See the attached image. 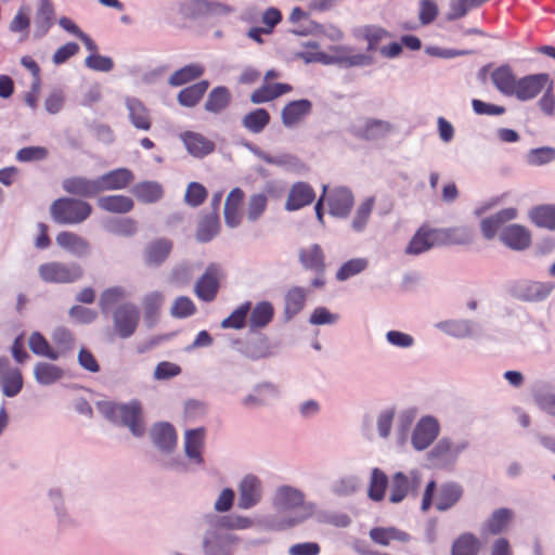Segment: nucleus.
<instances>
[{"label":"nucleus","mask_w":555,"mask_h":555,"mask_svg":"<svg viewBox=\"0 0 555 555\" xmlns=\"http://www.w3.org/2000/svg\"><path fill=\"white\" fill-rule=\"evenodd\" d=\"M65 192L82 197H92L100 193L98 180H90L81 177L68 178L63 181Z\"/></svg>","instance_id":"29"},{"label":"nucleus","mask_w":555,"mask_h":555,"mask_svg":"<svg viewBox=\"0 0 555 555\" xmlns=\"http://www.w3.org/2000/svg\"><path fill=\"white\" fill-rule=\"evenodd\" d=\"M390 130L391 125L388 121L371 119L366 122L364 129L362 130L361 137L366 140H372L386 134Z\"/></svg>","instance_id":"57"},{"label":"nucleus","mask_w":555,"mask_h":555,"mask_svg":"<svg viewBox=\"0 0 555 555\" xmlns=\"http://www.w3.org/2000/svg\"><path fill=\"white\" fill-rule=\"evenodd\" d=\"M464 495V488L462 485L449 481L442 483L436 494L435 507L439 512H446L455 506Z\"/></svg>","instance_id":"14"},{"label":"nucleus","mask_w":555,"mask_h":555,"mask_svg":"<svg viewBox=\"0 0 555 555\" xmlns=\"http://www.w3.org/2000/svg\"><path fill=\"white\" fill-rule=\"evenodd\" d=\"M359 36L367 41V52H373L378 48L379 42L388 37L389 34L382 27L364 26L359 29Z\"/></svg>","instance_id":"53"},{"label":"nucleus","mask_w":555,"mask_h":555,"mask_svg":"<svg viewBox=\"0 0 555 555\" xmlns=\"http://www.w3.org/2000/svg\"><path fill=\"white\" fill-rule=\"evenodd\" d=\"M308 292L304 287H291L285 295L284 314L291 320L298 314L305 307Z\"/></svg>","instance_id":"36"},{"label":"nucleus","mask_w":555,"mask_h":555,"mask_svg":"<svg viewBox=\"0 0 555 555\" xmlns=\"http://www.w3.org/2000/svg\"><path fill=\"white\" fill-rule=\"evenodd\" d=\"M204 72V66L198 63L185 65L169 77V85L175 87L185 85L199 78Z\"/></svg>","instance_id":"43"},{"label":"nucleus","mask_w":555,"mask_h":555,"mask_svg":"<svg viewBox=\"0 0 555 555\" xmlns=\"http://www.w3.org/2000/svg\"><path fill=\"white\" fill-rule=\"evenodd\" d=\"M315 198V192L313 188L307 182H296L292 185L286 203L285 209L288 211H295L301 209L313 203Z\"/></svg>","instance_id":"15"},{"label":"nucleus","mask_w":555,"mask_h":555,"mask_svg":"<svg viewBox=\"0 0 555 555\" xmlns=\"http://www.w3.org/2000/svg\"><path fill=\"white\" fill-rule=\"evenodd\" d=\"M133 173L128 168H118L96 178L99 191H113L127 188L133 181Z\"/></svg>","instance_id":"16"},{"label":"nucleus","mask_w":555,"mask_h":555,"mask_svg":"<svg viewBox=\"0 0 555 555\" xmlns=\"http://www.w3.org/2000/svg\"><path fill=\"white\" fill-rule=\"evenodd\" d=\"M196 312V306L190 297L180 296L176 298L170 308V314L177 319H184Z\"/></svg>","instance_id":"56"},{"label":"nucleus","mask_w":555,"mask_h":555,"mask_svg":"<svg viewBox=\"0 0 555 555\" xmlns=\"http://www.w3.org/2000/svg\"><path fill=\"white\" fill-rule=\"evenodd\" d=\"M208 87L209 82L207 80L198 81L194 85L183 88L178 93L177 100L182 106L193 107L203 99Z\"/></svg>","instance_id":"40"},{"label":"nucleus","mask_w":555,"mask_h":555,"mask_svg":"<svg viewBox=\"0 0 555 555\" xmlns=\"http://www.w3.org/2000/svg\"><path fill=\"white\" fill-rule=\"evenodd\" d=\"M151 435L154 444L163 451L170 452L177 446L176 429L168 423L155 425Z\"/></svg>","instance_id":"31"},{"label":"nucleus","mask_w":555,"mask_h":555,"mask_svg":"<svg viewBox=\"0 0 555 555\" xmlns=\"http://www.w3.org/2000/svg\"><path fill=\"white\" fill-rule=\"evenodd\" d=\"M38 274L49 284H70L83 276V270L78 263L49 261L38 267Z\"/></svg>","instance_id":"4"},{"label":"nucleus","mask_w":555,"mask_h":555,"mask_svg":"<svg viewBox=\"0 0 555 555\" xmlns=\"http://www.w3.org/2000/svg\"><path fill=\"white\" fill-rule=\"evenodd\" d=\"M387 485L388 478L386 474L378 468H374L369 487V498L376 502L382 501L385 496Z\"/></svg>","instance_id":"51"},{"label":"nucleus","mask_w":555,"mask_h":555,"mask_svg":"<svg viewBox=\"0 0 555 555\" xmlns=\"http://www.w3.org/2000/svg\"><path fill=\"white\" fill-rule=\"evenodd\" d=\"M338 65L344 67H358L367 66L372 64L373 59L365 53L354 52L353 49L348 47H337Z\"/></svg>","instance_id":"41"},{"label":"nucleus","mask_w":555,"mask_h":555,"mask_svg":"<svg viewBox=\"0 0 555 555\" xmlns=\"http://www.w3.org/2000/svg\"><path fill=\"white\" fill-rule=\"evenodd\" d=\"M172 249V242L168 238H158L152 242L145 249V261L149 264L158 266L164 262Z\"/></svg>","instance_id":"39"},{"label":"nucleus","mask_w":555,"mask_h":555,"mask_svg":"<svg viewBox=\"0 0 555 555\" xmlns=\"http://www.w3.org/2000/svg\"><path fill=\"white\" fill-rule=\"evenodd\" d=\"M56 244L72 255L81 258L90 253V243L75 232L62 231L55 237Z\"/></svg>","instance_id":"20"},{"label":"nucleus","mask_w":555,"mask_h":555,"mask_svg":"<svg viewBox=\"0 0 555 555\" xmlns=\"http://www.w3.org/2000/svg\"><path fill=\"white\" fill-rule=\"evenodd\" d=\"M513 518V512L508 508L494 511L482 526V534L496 535L505 531Z\"/></svg>","instance_id":"32"},{"label":"nucleus","mask_w":555,"mask_h":555,"mask_svg":"<svg viewBox=\"0 0 555 555\" xmlns=\"http://www.w3.org/2000/svg\"><path fill=\"white\" fill-rule=\"evenodd\" d=\"M367 267V260L364 258H354L346 261L336 272L338 281H346L349 278L361 273Z\"/></svg>","instance_id":"55"},{"label":"nucleus","mask_w":555,"mask_h":555,"mask_svg":"<svg viewBox=\"0 0 555 555\" xmlns=\"http://www.w3.org/2000/svg\"><path fill=\"white\" fill-rule=\"evenodd\" d=\"M48 156V150L43 146H27L16 153V159L22 163L42 160Z\"/></svg>","instance_id":"63"},{"label":"nucleus","mask_w":555,"mask_h":555,"mask_svg":"<svg viewBox=\"0 0 555 555\" xmlns=\"http://www.w3.org/2000/svg\"><path fill=\"white\" fill-rule=\"evenodd\" d=\"M244 196V192L240 188H234L225 198L224 220L227 225L230 228H235L241 222V207Z\"/></svg>","instance_id":"26"},{"label":"nucleus","mask_w":555,"mask_h":555,"mask_svg":"<svg viewBox=\"0 0 555 555\" xmlns=\"http://www.w3.org/2000/svg\"><path fill=\"white\" fill-rule=\"evenodd\" d=\"M102 413L113 422H120L129 427L134 436H142L145 431L142 421V408L138 401H131L128 404H116L104 402L100 404Z\"/></svg>","instance_id":"2"},{"label":"nucleus","mask_w":555,"mask_h":555,"mask_svg":"<svg viewBox=\"0 0 555 555\" xmlns=\"http://www.w3.org/2000/svg\"><path fill=\"white\" fill-rule=\"evenodd\" d=\"M517 217V209L513 207L504 208L496 214L481 220L480 229L483 237L492 240L502 224L514 220Z\"/></svg>","instance_id":"22"},{"label":"nucleus","mask_w":555,"mask_h":555,"mask_svg":"<svg viewBox=\"0 0 555 555\" xmlns=\"http://www.w3.org/2000/svg\"><path fill=\"white\" fill-rule=\"evenodd\" d=\"M530 221L538 228L555 230V205H538L529 211Z\"/></svg>","instance_id":"35"},{"label":"nucleus","mask_w":555,"mask_h":555,"mask_svg":"<svg viewBox=\"0 0 555 555\" xmlns=\"http://www.w3.org/2000/svg\"><path fill=\"white\" fill-rule=\"evenodd\" d=\"M206 430L203 427L190 429L184 437V451L186 456L196 464L204 462L202 452L204 449Z\"/></svg>","instance_id":"24"},{"label":"nucleus","mask_w":555,"mask_h":555,"mask_svg":"<svg viewBox=\"0 0 555 555\" xmlns=\"http://www.w3.org/2000/svg\"><path fill=\"white\" fill-rule=\"evenodd\" d=\"M275 505L283 511H301L293 518H285L281 520L279 522V527L282 529L293 527L304 521L310 515L309 511L305 507L304 494L292 487L284 486L278 489L275 494Z\"/></svg>","instance_id":"3"},{"label":"nucleus","mask_w":555,"mask_h":555,"mask_svg":"<svg viewBox=\"0 0 555 555\" xmlns=\"http://www.w3.org/2000/svg\"><path fill=\"white\" fill-rule=\"evenodd\" d=\"M440 245H464L472 241L473 233L469 229L460 227L451 229H439Z\"/></svg>","instance_id":"46"},{"label":"nucleus","mask_w":555,"mask_h":555,"mask_svg":"<svg viewBox=\"0 0 555 555\" xmlns=\"http://www.w3.org/2000/svg\"><path fill=\"white\" fill-rule=\"evenodd\" d=\"M34 376L40 385H52L64 376V370L50 362H38L34 366Z\"/></svg>","instance_id":"34"},{"label":"nucleus","mask_w":555,"mask_h":555,"mask_svg":"<svg viewBox=\"0 0 555 555\" xmlns=\"http://www.w3.org/2000/svg\"><path fill=\"white\" fill-rule=\"evenodd\" d=\"M28 345L36 356L46 357L50 360H57L60 358V352L51 347L47 338L39 332L31 333Z\"/></svg>","instance_id":"48"},{"label":"nucleus","mask_w":555,"mask_h":555,"mask_svg":"<svg viewBox=\"0 0 555 555\" xmlns=\"http://www.w3.org/2000/svg\"><path fill=\"white\" fill-rule=\"evenodd\" d=\"M222 276L221 268L217 263L208 264L194 285L196 297L205 302L214 301L218 295Z\"/></svg>","instance_id":"6"},{"label":"nucleus","mask_w":555,"mask_h":555,"mask_svg":"<svg viewBox=\"0 0 555 555\" xmlns=\"http://www.w3.org/2000/svg\"><path fill=\"white\" fill-rule=\"evenodd\" d=\"M100 208L111 212L125 214L133 208V202L125 195H108L99 198Z\"/></svg>","instance_id":"44"},{"label":"nucleus","mask_w":555,"mask_h":555,"mask_svg":"<svg viewBox=\"0 0 555 555\" xmlns=\"http://www.w3.org/2000/svg\"><path fill=\"white\" fill-rule=\"evenodd\" d=\"M23 375L18 367L12 366L9 359L0 358V388L4 396L15 397L23 388Z\"/></svg>","instance_id":"8"},{"label":"nucleus","mask_w":555,"mask_h":555,"mask_svg":"<svg viewBox=\"0 0 555 555\" xmlns=\"http://www.w3.org/2000/svg\"><path fill=\"white\" fill-rule=\"evenodd\" d=\"M421 485V477L416 472L410 476L399 472L392 476L389 500L391 503H400L409 493H415Z\"/></svg>","instance_id":"9"},{"label":"nucleus","mask_w":555,"mask_h":555,"mask_svg":"<svg viewBox=\"0 0 555 555\" xmlns=\"http://www.w3.org/2000/svg\"><path fill=\"white\" fill-rule=\"evenodd\" d=\"M555 159V150L552 147H539L528 154V163L533 166L548 164Z\"/></svg>","instance_id":"64"},{"label":"nucleus","mask_w":555,"mask_h":555,"mask_svg":"<svg viewBox=\"0 0 555 555\" xmlns=\"http://www.w3.org/2000/svg\"><path fill=\"white\" fill-rule=\"evenodd\" d=\"M268 198L264 194H254L250 196L247 207V217L250 221L257 220L266 210Z\"/></svg>","instance_id":"61"},{"label":"nucleus","mask_w":555,"mask_h":555,"mask_svg":"<svg viewBox=\"0 0 555 555\" xmlns=\"http://www.w3.org/2000/svg\"><path fill=\"white\" fill-rule=\"evenodd\" d=\"M270 114L264 108H256L246 114L242 125L251 133H260L270 122Z\"/></svg>","instance_id":"45"},{"label":"nucleus","mask_w":555,"mask_h":555,"mask_svg":"<svg viewBox=\"0 0 555 555\" xmlns=\"http://www.w3.org/2000/svg\"><path fill=\"white\" fill-rule=\"evenodd\" d=\"M125 104L131 125L138 130L149 131L152 128V116L142 101L137 98H127Z\"/></svg>","instance_id":"17"},{"label":"nucleus","mask_w":555,"mask_h":555,"mask_svg":"<svg viewBox=\"0 0 555 555\" xmlns=\"http://www.w3.org/2000/svg\"><path fill=\"white\" fill-rule=\"evenodd\" d=\"M54 22V9L51 2H42L35 17L36 35L44 36Z\"/></svg>","instance_id":"50"},{"label":"nucleus","mask_w":555,"mask_h":555,"mask_svg":"<svg viewBox=\"0 0 555 555\" xmlns=\"http://www.w3.org/2000/svg\"><path fill=\"white\" fill-rule=\"evenodd\" d=\"M481 542L472 532L460 534L453 542L451 555H479Z\"/></svg>","instance_id":"37"},{"label":"nucleus","mask_w":555,"mask_h":555,"mask_svg":"<svg viewBox=\"0 0 555 555\" xmlns=\"http://www.w3.org/2000/svg\"><path fill=\"white\" fill-rule=\"evenodd\" d=\"M85 65L92 70L107 73L113 69L114 62L108 56L90 53L85 60Z\"/></svg>","instance_id":"62"},{"label":"nucleus","mask_w":555,"mask_h":555,"mask_svg":"<svg viewBox=\"0 0 555 555\" xmlns=\"http://www.w3.org/2000/svg\"><path fill=\"white\" fill-rule=\"evenodd\" d=\"M491 80L502 94L512 96L517 78L508 65L495 68L491 74Z\"/></svg>","instance_id":"33"},{"label":"nucleus","mask_w":555,"mask_h":555,"mask_svg":"<svg viewBox=\"0 0 555 555\" xmlns=\"http://www.w3.org/2000/svg\"><path fill=\"white\" fill-rule=\"evenodd\" d=\"M135 198L143 203H155L163 196V188L159 183L144 181L135 184L132 189Z\"/></svg>","instance_id":"42"},{"label":"nucleus","mask_w":555,"mask_h":555,"mask_svg":"<svg viewBox=\"0 0 555 555\" xmlns=\"http://www.w3.org/2000/svg\"><path fill=\"white\" fill-rule=\"evenodd\" d=\"M220 231V219L217 211L204 216L196 229V240L201 243L211 241Z\"/></svg>","instance_id":"38"},{"label":"nucleus","mask_w":555,"mask_h":555,"mask_svg":"<svg viewBox=\"0 0 555 555\" xmlns=\"http://www.w3.org/2000/svg\"><path fill=\"white\" fill-rule=\"evenodd\" d=\"M501 241L509 248L524 250L531 244L530 231L520 224H511L500 234Z\"/></svg>","instance_id":"18"},{"label":"nucleus","mask_w":555,"mask_h":555,"mask_svg":"<svg viewBox=\"0 0 555 555\" xmlns=\"http://www.w3.org/2000/svg\"><path fill=\"white\" fill-rule=\"evenodd\" d=\"M299 260L305 269L322 275L325 271V255L319 244L299 250Z\"/></svg>","instance_id":"25"},{"label":"nucleus","mask_w":555,"mask_h":555,"mask_svg":"<svg viewBox=\"0 0 555 555\" xmlns=\"http://www.w3.org/2000/svg\"><path fill=\"white\" fill-rule=\"evenodd\" d=\"M231 94L225 87L214 88L205 102V109L210 113H220L230 104Z\"/></svg>","instance_id":"47"},{"label":"nucleus","mask_w":555,"mask_h":555,"mask_svg":"<svg viewBox=\"0 0 555 555\" xmlns=\"http://www.w3.org/2000/svg\"><path fill=\"white\" fill-rule=\"evenodd\" d=\"M548 82L547 74H534L517 79L512 96L529 101L540 94Z\"/></svg>","instance_id":"10"},{"label":"nucleus","mask_w":555,"mask_h":555,"mask_svg":"<svg viewBox=\"0 0 555 555\" xmlns=\"http://www.w3.org/2000/svg\"><path fill=\"white\" fill-rule=\"evenodd\" d=\"M207 197V190L198 182H191L185 192V202L193 207L202 205Z\"/></svg>","instance_id":"60"},{"label":"nucleus","mask_w":555,"mask_h":555,"mask_svg":"<svg viewBox=\"0 0 555 555\" xmlns=\"http://www.w3.org/2000/svg\"><path fill=\"white\" fill-rule=\"evenodd\" d=\"M238 503L237 506L247 509L256 505L261 496V485L257 477L246 476L238 487Z\"/></svg>","instance_id":"19"},{"label":"nucleus","mask_w":555,"mask_h":555,"mask_svg":"<svg viewBox=\"0 0 555 555\" xmlns=\"http://www.w3.org/2000/svg\"><path fill=\"white\" fill-rule=\"evenodd\" d=\"M439 235V229H431L428 225L421 227L406 246V254L420 255L440 245Z\"/></svg>","instance_id":"11"},{"label":"nucleus","mask_w":555,"mask_h":555,"mask_svg":"<svg viewBox=\"0 0 555 555\" xmlns=\"http://www.w3.org/2000/svg\"><path fill=\"white\" fill-rule=\"evenodd\" d=\"M375 205V197L370 196L362 201L356 209L351 227L356 232H362L366 228Z\"/></svg>","instance_id":"49"},{"label":"nucleus","mask_w":555,"mask_h":555,"mask_svg":"<svg viewBox=\"0 0 555 555\" xmlns=\"http://www.w3.org/2000/svg\"><path fill=\"white\" fill-rule=\"evenodd\" d=\"M140 319V310L135 305L130 302L119 305L112 313L113 335L121 339L131 337L139 326Z\"/></svg>","instance_id":"5"},{"label":"nucleus","mask_w":555,"mask_h":555,"mask_svg":"<svg viewBox=\"0 0 555 555\" xmlns=\"http://www.w3.org/2000/svg\"><path fill=\"white\" fill-rule=\"evenodd\" d=\"M180 139L183 142L186 151L193 157L203 158L215 151V142L206 138L204 134L185 131L180 134Z\"/></svg>","instance_id":"13"},{"label":"nucleus","mask_w":555,"mask_h":555,"mask_svg":"<svg viewBox=\"0 0 555 555\" xmlns=\"http://www.w3.org/2000/svg\"><path fill=\"white\" fill-rule=\"evenodd\" d=\"M274 307L270 301L262 300L254 307L250 306L248 326L250 331L262 330L267 327L274 318Z\"/></svg>","instance_id":"23"},{"label":"nucleus","mask_w":555,"mask_h":555,"mask_svg":"<svg viewBox=\"0 0 555 555\" xmlns=\"http://www.w3.org/2000/svg\"><path fill=\"white\" fill-rule=\"evenodd\" d=\"M553 287L550 283L528 281L518 286L517 295L525 301H540L551 294Z\"/></svg>","instance_id":"30"},{"label":"nucleus","mask_w":555,"mask_h":555,"mask_svg":"<svg viewBox=\"0 0 555 555\" xmlns=\"http://www.w3.org/2000/svg\"><path fill=\"white\" fill-rule=\"evenodd\" d=\"M92 214V206L74 197H61L50 206V215L57 224L75 225L86 221Z\"/></svg>","instance_id":"1"},{"label":"nucleus","mask_w":555,"mask_h":555,"mask_svg":"<svg viewBox=\"0 0 555 555\" xmlns=\"http://www.w3.org/2000/svg\"><path fill=\"white\" fill-rule=\"evenodd\" d=\"M292 90L293 87L288 83L266 82L250 94V101L254 104L267 103L291 92Z\"/></svg>","instance_id":"28"},{"label":"nucleus","mask_w":555,"mask_h":555,"mask_svg":"<svg viewBox=\"0 0 555 555\" xmlns=\"http://www.w3.org/2000/svg\"><path fill=\"white\" fill-rule=\"evenodd\" d=\"M251 519L238 515L223 516L217 520V526L224 529L242 530L251 527Z\"/></svg>","instance_id":"59"},{"label":"nucleus","mask_w":555,"mask_h":555,"mask_svg":"<svg viewBox=\"0 0 555 555\" xmlns=\"http://www.w3.org/2000/svg\"><path fill=\"white\" fill-rule=\"evenodd\" d=\"M312 111V103L309 100L301 99L287 103L281 113L282 122L285 127L298 125Z\"/></svg>","instance_id":"21"},{"label":"nucleus","mask_w":555,"mask_h":555,"mask_svg":"<svg viewBox=\"0 0 555 555\" xmlns=\"http://www.w3.org/2000/svg\"><path fill=\"white\" fill-rule=\"evenodd\" d=\"M369 535L374 543L382 546H388L392 541L408 543L411 540L408 532L396 527H374Z\"/></svg>","instance_id":"27"},{"label":"nucleus","mask_w":555,"mask_h":555,"mask_svg":"<svg viewBox=\"0 0 555 555\" xmlns=\"http://www.w3.org/2000/svg\"><path fill=\"white\" fill-rule=\"evenodd\" d=\"M126 296V292L120 286H114L105 289L100 297L99 306L102 312H105L113 305L119 302Z\"/></svg>","instance_id":"58"},{"label":"nucleus","mask_w":555,"mask_h":555,"mask_svg":"<svg viewBox=\"0 0 555 555\" xmlns=\"http://www.w3.org/2000/svg\"><path fill=\"white\" fill-rule=\"evenodd\" d=\"M250 311V301H245L238 306L228 318L221 322L223 328L241 330L246 325L247 315Z\"/></svg>","instance_id":"52"},{"label":"nucleus","mask_w":555,"mask_h":555,"mask_svg":"<svg viewBox=\"0 0 555 555\" xmlns=\"http://www.w3.org/2000/svg\"><path fill=\"white\" fill-rule=\"evenodd\" d=\"M326 204L333 217L347 218L353 207L352 192L345 186H337L326 192Z\"/></svg>","instance_id":"7"},{"label":"nucleus","mask_w":555,"mask_h":555,"mask_svg":"<svg viewBox=\"0 0 555 555\" xmlns=\"http://www.w3.org/2000/svg\"><path fill=\"white\" fill-rule=\"evenodd\" d=\"M439 434V424L433 417H423L416 425L412 443L417 450H425L428 448Z\"/></svg>","instance_id":"12"},{"label":"nucleus","mask_w":555,"mask_h":555,"mask_svg":"<svg viewBox=\"0 0 555 555\" xmlns=\"http://www.w3.org/2000/svg\"><path fill=\"white\" fill-rule=\"evenodd\" d=\"M52 341L55 350L60 352V357L70 350L75 345V337L70 331L64 327L56 328L52 334Z\"/></svg>","instance_id":"54"}]
</instances>
